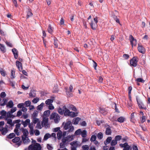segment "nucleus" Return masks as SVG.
Listing matches in <instances>:
<instances>
[{
    "mask_svg": "<svg viewBox=\"0 0 150 150\" xmlns=\"http://www.w3.org/2000/svg\"><path fill=\"white\" fill-rule=\"evenodd\" d=\"M21 121V120L18 119L14 120L13 122V126L15 124H17L15 125V128L14 129V132L17 136H19L20 134V132H19V129H20L21 125V124L20 123Z\"/></svg>",
    "mask_w": 150,
    "mask_h": 150,
    "instance_id": "f257e3e1",
    "label": "nucleus"
},
{
    "mask_svg": "<svg viewBox=\"0 0 150 150\" xmlns=\"http://www.w3.org/2000/svg\"><path fill=\"white\" fill-rule=\"evenodd\" d=\"M63 108L64 110V114L65 116H70L72 117H74L78 115L77 113L70 111L68 109L66 108L65 105L63 106Z\"/></svg>",
    "mask_w": 150,
    "mask_h": 150,
    "instance_id": "f03ea898",
    "label": "nucleus"
},
{
    "mask_svg": "<svg viewBox=\"0 0 150 150\" xmlns=\"http://www.w3.org/2000/svg\"><path fill=\"white\" fill-rule=\"evenodd\" d=\"M41 148L40 144L37 143L35 144H31L28 146L29 150H41Z\"/></svg>",
    "mask_w": 150,
    "mask_h": 150,
    "instance_id": "7ed1b4c3",
    "label": "nucleus"
},
{
    "mask_svg": "<svg viewBox=\"0 0 150 150\" xmlns=\"http://www.w3.org/2000/svg\"><path fill=\"white\" fill-rule=\"evenodd\" d=\"M50 119H53L56 123H58L60 120L59 115L57 113L55 112H53L51 114Z\"/></svg>",
    "mask_w": 150,
    "mask_h": 150,
    "instance_id": "20e7f679",
    "label": "nucleus"
},
{
    "mask_svg": "<svg viewBox=\"0 0 150 150\" xmlns=\"http://www.w3.org/2000/svg\"><path fill=\"white\" fill-rule=\"evenodd\" d=\"M71 125V122L70 121H68L66 122L64 125V128L65 130L69 129L68 131V132H72L74 129V127L73 126L70 125Z\"/></svg>",
    "mask_w": 150,
    "mask_h": 150,
    "instance_id": "39448f33",
    "label": "nucleus"
},
{
    "mask_svg": "<svg viewBox=\"0 0 150 150\" xmlns=\"http://www.w3.org/2000/svg\"><path fill=\"white\" fill-rule=\"evenodd\" d=\"M136 99L137 104L140 109H142L146 110V107L144 105L141 100L139 99L137 96H136Z\"/></svg>",
    "mask_w": 150,
    "mask_h": 150,
    "instance_id": "423d86ee",
    "label": "nucleus"
},
{
    "mask_svg": "<svg viewBox=\"0 0 150 150\" xmlns=\"http://www.w3.org/2000/svg\"><path fill=\"white\" fill-rule=\"evenodd\" d=\"M138 61L137 60V57H134L130 60V66L134 67H136L137 65Z\"/></svg>",
    "mask_w": 150,
    "mask_h": 150,
    "instance_id": "0eeeda50",
    "label": "nucleus"
},
{
    "mask_svg": "<svg viewBox=\"0 0 150 150\" xmlns=\"http://www.w3.org/2000/svg\"><path fill=\"white\" fill-rule=\"evenodd\" d=\"M119 145L121 147L123 148V150H130L132 149L131 147L127 142L123 144H120Z\"/></svg>",
    "mask_w": 150,
    "mask_h": 150,
    "instance_id": "6e6552de",
    "label": "nucleus"
},
{
    "mask_svg": "<svg viewBox=\"0 0 150 150\" xmlns=\"http://www.w3.org/2000/svg\"><path fill=\"white\" fill-rule=\"evenodd\" d=\"M74 135H69L67 137H64L62 138L67 144L68 143L72 141L74 139Z\"/></svg>",
    "mask_w": 150,
    "mask_h": 150,
    "instance_id": "1a4fd4ad",
    "label": "nucleus"
},
{
    "mask_svg": "<svg viewBox=\"0 0 150 150\" xmlns=\"http://www.w3.org/2000/svg\"><path fill=\"white\" fill-rule=\"evenodd\" d=\"M94 21L95 23H93V21L90 23L91 28L93 30H95L97 26V23L98 22L97 17H96L94 18Z\"/></svg>",
    "mask_w": 150,
    "mask_h": 150,
    "instance_id": "9d476101",
    "label": "nucleus"
},
{
    "mask_svg": "<svg viewBox=\"0 0 150 150\" xmlns=\"http://www.w3.org/2000/svg\"><path fill=\"white\" fill-rule=\"evenodd\" d=\"M129 39L132 46H135L137 44V40L134 38L132 35H129Z\"/></svg>",
    "mask_w": 150,
    "mask_h": 150,
    "instance_id": "9b49d317",
    "label": "nucleus"
},
{
    "mask_svg": "<svg viewBox=\"0 0 150 150\" xmlns=\"http://www.w3.org/2000/svg\"><path fill=\"white\" fill-rule=\"evenodd\" d=\"M20 139L19 137H16L12 139V141L14 143H17V144L19 146L22 143L21 141H19Z\"/></svg>",
    "mask_w": 150,
    "mask_h": 150,
    "instance_id": "f8f14e48",
    "label": "nucleus"
},
{
    "mask_svg": "<svg viewBox=\"0 0 150 150\" xmlns=\"http://www.w3.org/2000/svg\"><path fill=\"white\" fill-rule=\"evenodd\" d=\"M23 133V135L22 136L28 137V130L26 129H25L23 127H21L19 129Z\"/></svg>",
    "mask_w": 150,
    "mask_h": 150,
    "instance_id": "ddd939ff",
    "label": "nucleus"
},
{
    "mask_svg": "<svg viewBox=\"0 0 150 150\" xmlns=\"http://www.w3.org/2000/svg\"><path fill=\"white\" fill-rule=\"evenodd\" d=\"M22 140L25 144H28L30 142V140L28 137L22 136Z\"/></svg>",
    "mask_w": 150,
    "mask_h": 150,
    "instance_id": "4468645a",
    "label": "nucleus"
},
{
    "mask_svg": "<svg viewBox=\"0 0 150 150\" xmlns=\"http://www.w3.org/2000/svg\"><path fill=\"white\" fill-rule=\"evenodd\" d=\"M30 120L29 119H27L25 121L22 120L21 123L23 125L24 127H26L28 125L30 124Z\"/></svg>",
    "mask_w": 150,
    "mask_h": 150,
    "instance_id": "2eb2a0df",
    "label": "nucleus"
},
{
    "mask_svg": "<svg viewBox=\"0 0 150 150\" xmlns=\"http://www.w3.org/2000/svg\"><path fill=\"white\" fill-rule=\"evenodd\" d=\"M36 91L34 90H31L29 94V96L30 98H34L36 96Z\"/></svg>",
    "mask_w": 150,
    "mask_h": 150,
    "instance_id": "dca6fc26",
    "label": "nucleus"
},
{
    "mask_svg": "<svg viewBox=\"0 0 150 150\" xmlns=\"http://www.w3.org/2000/svg\"><path fill=\"white\" fill-rule=\"evenodd\" d=\"M138 49L139 51L142 53L144 54L145 52V49L141 45L139 46H138Z\"/></svg>",
    "mask_w": 150,
    "mask_h": 150,
    "instance_id": "f3484780",
    "label": "nucleus"
},
{
    "mask_svg": "<svg viewBox=\"0 0 150 150\" xmlns=\"http://www.w3.org/2000/svg\"><path fill=\"white\" fill-rule=\"evenodd\" d=\"M16 65L20 71H21L22 70V63L20 62L17 61H16Z\"/></svg>",
    "mask_w": 150,
    "mask_h": 150,
    "instance_id": "a211bd4d",
    "label": "nucleus"
},
{
    "mask_svg": "<svg viewBox=\"0 0 150 150\" xmlns=\"http://www.w3.org/2000/svg\"><path fill=\"white\" fill-rule=\"evenodd\" d=\"M62 142L60 143L59 144V147L60 148H64L67 144V143L63 139H62Z\"/></svg>",
    "mask_w": 150,
    "mask_h": 150,
    "instance_id": "6ab92c4d",
    "label": "nucleus"
},
{
    "mask_svg": "<svg viewBox=\"0 0 150 150\" xmlns=\"http://www.w3.org/2000/svg\"><path fill=\"white\" fill-rule=\"evenodd\" d=\"M12 52L13 54L15 59H16L18 57V51L16 48H13L12 49Z\"/></svg>",
    "mask_w": 150,
    "mask_h": 150,
    "instance_id": "aec40b11",
    "label": "nucleus"
},
{
    "mask_svg": "<svg viewBox=\"0 0 150 150\" xmlns=\"http://www.w3.org/2000/svg\"><path fill=\"white\" fill-rule=\"evenodd\" d=\"M48 118H44L42 122V127L46 126L48 123Z\"/></svg>",
    "mask_w": 150,
    "mask_h": 150,
    "instance_id": "412c9836",
    "label": "nucleus"
},
{
    "mask_svg": "<svg viewBox=\"0 0 150 150\" xmlns=\"http://www.w3.org/2000/svg\"><path fill=\"white\" fill-rule=\"evenodd\" d=\"M54 30V28L52 27L51 24H49L48 25L47 30L49 33L51 34H52Z\"/></svg>",
    "mask_w": 150,
    "mask_h": 150,
    "instance_id": "4be33fe9",
    "label": "nucleus"
},
{
    "mask_svg": "<svg viewBox=\"0 0 150 150\" xmlns=\"http://www.w3.org/2000/svg\"><path fill=\"white\" fill-rule=\"evenodd\" d=\"M32 15L33 13L31 12V10L30 8H28V11L27 12L26 18L28 19L30 17L32 16Z\"/></svg>",
    "mask_w": 150,
    "mask_h": 150,
    "instance_id": "5701e85b",
    "label": "nucleus"
},
{
    "mask_svg": "<svg viewBox=\"0 0 150 150\" xmlns=\"http://www.w3.org/2000/svg\"><path fill=\"white\" fill-rule=\"evenodd\" d=\"M111 131L110 126L107 127L106 128L105 131V134L107 135H110L111 134Z\"/></svg>",
    "mask_w": 150,
    "mask_h": 150,
    "instance_id": "b1692460",
    "label": "nucleus"
},
{
    "mask_svg": "<svg viewBox=\"0 0 150 150\" xmlns=\"http://www.w3.org/2000/svg\"><path fill=\"white\" fill-rule=\"evenodd\" d=\"M8 130L7 127L4 128L1 131V133L3 135H5L8 132Z\"/></svg>",
    "mask_w": 150,
    "mask_h": 150,
    "instance_id": "393cba45",
    "label": "nucleus"
},
{
    "mask_svg": "<svg viewBox=\"0 0 150 150\" xmlns=\"http://www.w3.org/2000/svg\"><path fill=\"white\" fill-rule=\"evenodd\" d=\"M15 134L14 133H12L10 134L9 135H7L6 138H7L11 139L14 137H15Z\"/></svg>",
    "mask_w": 150,
    "mask_h": 150,
    "instance_id": "a878e982",
    "label": "nucleus"
},
{
    "mask_svg": "<svg viewBox=\"0 0 150 150\" xmlns=\"http://www.w3.org/2000/svg\"><path fill=\"white\" fill-rule=\"evenodd\" d=\"M112 137H108L106 139V140L104 142V143L105 145H107L109 143H110L112 140Z\"/></svg>",
    "mask_w": 150,
    "mask_h": 150,
    "instance_id": "bb28decb",
    "label": "nucleus"
},
{
    "mask_svg": "<svg viewBox=\"0 0 150 150\" xmlns=\"http://www.w3.org/2000/svg\"><path fill=\"white\" fill-rule=\"evenodd\" d=\"M0 49L3 53H5L6 52V49L5 47L3 44H0Z\"/></svg>",
    "mask_w": 150,
    "mask_h": 150,
    "instance_id": "cd10ccee",
    "label": "nucleus"
},
{
    "mask_svg": "<svg viewBox=\"0 0 150 150\" xmlns=\"http://www.w3.org/2000/svg\"><path fill=\"white\" fill-rule=\"evenodd\" d=\"M81 118L78 117L74 119L73 120V122H74L73 124L74 125L78 124Z\"/></svg>",
    "mask_w": 150,
    "mask_h": 150,
    "instance_id": "c85d7f7f",
    "label": "nucleus"
},
{
    "mask_svg": "<svg viewBox=\"0 0 150 150\" xmlns=\"http://www.w3.org/2000/svg\"><path fill=\"white\" fill-rule=\"evenodd\" d=\"M44 105L43 103H41L40 105H38L37 107V109L39 111H41Z\"/></svg>",
    "mask_w": 150,
    "mask_h": 150,
    "instance_id": "c756f323",
    "label": "nucleus"
},
{
    "mask_svg": "<svg viewBox=\"0 0 150 150\" xmlns=\"http://www.w3.org/2000/svg\"><path fill=\"white\" fill-rule=\"evenodd\" d=\"M13 105L14 104L12 100H11L8 102V104L7 105V106L10 108H11L13 107Z\"/></svg>",
    "mask_w": 150,
    "mask_h": 150,
    "instance_id": "7c9ffc66",
    "label": "nucleus"
},
{
    "mask_svg": "<svg viewBox=\"0 0 150 150\" xmlns=\"http://www.w3.org/2000/svg\"><path fill=\"white\" fill-rule=\"evenodd\" d=\"M70 144L71 146L77 147L78 145V142L76 141H74L73 142L70 143Z\"/></svg>",
    "mask_w": 150,
    "mask_h": 150,
    "instance_id": "2f4dec72",
    "label": "nucleus"
},
{
    "mask_svg": "<svg viewBox=\"0 0 150 150\" xmlns=\"http://www.w3.org/2000/svg\"><path fill=\"white\" fill-rule=\"evenodd\" d=\"M58 112L61 115H62L64 114V110L62 109L60 107H59L58 110Z\"/></svg>",
    "mask_w": 150,
    "mask_h": 150,
    "instance_id": "473e14b6",
    "label": "nucleus"
},
{
    "mask_svg": "<svg viewBox=\"0 0 150 150\" xmlns=\"http://www.w3.org/2000/svg\"><path fill=\"white\" fill-rule=\"evenodd\" d=\"M0 113L2 117L3 118H4L5 116H6V115L7 112L6 111H5L4 110H2L0 112Z\"/></svg>",
    "mask_w": 150,
    "mask_h": 150,
    "instance_id": "72a5a7b5",
    "label": "nucleus"
},
{
    "mask_svg": "<svg viewBox=\"0 0 150 150\" xmlns=\"http://www.w3.org/2000/svg\"><path fill=\"white\" fill-rule=\"evenodd\" d=\"M50 137L51 135L50 134L48 133H46L44 136L43 139L45 140H46L50 138Z\"/></svg>",
    "mask_w": 150,
    "mask_h": 150,
    "instance_id": "f704fd0d",
    "label": "nucleus"
},
{
    "mask_svg": "<svg viewBox=\"0 0 150 150\" xmlns=\"http://www.w3.org/2000/svg\"><path fill=\"white\" fill-rule=\"evenodd\" d=\"M57 135L58 139H60L62 136V132L61 130H59L58 132Z\"/></svg>",
    "mask_w": 150,
    "mask_h": 150,
    "instance_id": "c9c22d12",
    "label": "nucleus"
},
{
    "mask_svg": "<svg viewBox=\"0 0 150 150\" xmlns=\"http://www.w3.org/2000/svg\"><path fill=\"white\" fill-rule=\"evenodd\" d=\"M81 134L83 137H85L87 136V132L86 130H83L81 132Z\"/></svg>",
    "mask_w": 150,
    "mask_h": 150,
    "instance_id": "e433bc0d",
    "label": "nucleus"
},
{
    "mask_svg": "<svg viewBox=\"0 0 150 150\" xmlns=\"http://www.w3.org/2000/svg\"><path fill=\"white\" fill-rule=\"evenodd\" d=\"M125 118L122 117H120L117 119V121L120 123L123 122L125 121Z\"/></svg>",
    "mask_w": 150,
    "mask_h": 150,
    "instance_id": "4c0bfd02",
    "label": "nucleus"
},
{
    "mask_svg": "<svg viewBox=\"0 0 150 150\" xmlns=\"http://www.w3.org/2000/svg\"><path fill=\"white\" fill-rule=\"evenodd\" d=\"M53 100L51 99H48L45 101V103L47 105H50L53 102Z\"/></svg>",
    "mask_w": 150,
    "mask_h": 150,
    "instance_id": "58836bf2",
    "label": "nucleus"
},
{
    "mask_svg": "<svg viewBox=\"0 0 150 150\" xmlns=\"http://www.w3.org/2000/svg\"><path fill=\"white\" fill-rule=\"evenodd\" d=\"M68 108L69 109H71L72 110L75 111H76L77 110V109L76 107L74 105H70L68 107Z\"/></svg>",
    "mask_w": 150,
    "mask_h": 150,
    "instance_id": "ea45409f",
    "label": "nucleus"
},
{
    "mask_svg": "<svg viewBox=\"0 0 150 150\" xmlns=\"http://www.w3.org/2000/svg\"><path fill=\"white\" fill-rule=\"evenodd\" d=\"M31 103V102L30 100H27L25 102L24 105L25 107H28L30 106Z\"/></svg>",
    "mask_w": 150,
    "mask_h": 150,
    "instance_id": "a19ab883",
    "label": "nucleus"
},
{
    "mask_svg": "<svg viewBox=\"0 0 150 150\" xmlns=\"http://www.w3.org/2000/svg\"><path fill=\"white\" fill-rule=\"evenodd\" d=\"M50 110H47L45 111L43 113L44 116L47 117L50 114Z\"/></svg>",
    "mask_w": 150,
    "mask_h": 150,
    "instance_id": "79ce46f5",
    "label": "nucleus"
},
{
    "mask_svg": "<svg viewBox=\"0 0 150 150\" xmlns=\"http://www.w3.org/2000/svg\"><path fill=\"white\" fill-rule=\"evenodd\" d=\"M7 123L9 124L11 127L13 126V124L12 122V120L11 119H8L7 120Z\"/></svg>",
    "mask_w": 150,
    "mask_h": 150,
    "instance_id": "37998d69",
    "label": "nucleus"
},
{
    "mask_svg": "<svg viewBox=\"0 0 150 150\" xmlns=\"http://www.w3.org/2000/svg\"><path fill=\"white\" fill-rule=\"evenodd\" d=\"M97 137L99 139H102L103 138V133L101 132L98 133L97 134Z\"/></svg>",
    "mask_w": 150,
    "mask_h": 150,
    "instance_id": "c03bdc74",
    "label": "nucleus"
},
{
    "mask_svg": "<svg viewBox=\"0 0 150 150\" xmlns=\"http://www.w3.org/2000/svg\"><path fill=\"white\" fill-rule=\"evenodd\" d=\"M54 45L55 46V47L56 48H57L58 47V40L56 38H54Z\"/></svg>",
    "mask_w": 150,
    "mask_h": 150,
    "instance_id": "a18cd8bd",
    "label": "nucleus"
},
{
    "mask_svg": "<svg viewBox=\"0 0 150 150\" xmlns=\"http://www.w3.org/2000/svg\"><path fill=\"white\" fill-rule=\"evenodd\" d=\"M117 142L115 139L112 141L110 144L112 146L115 145L117 144Z\"/></svg>",
    "mask_w": 150,
    "mask_h": 150,
    "instance_id": "49530a36",
    "label": "nucleus"
},
{
    "mask_svg": "<svg viewBox=\"0 0 150 150\" xmlns=\"http://www.w3.org/2000/svg\"><path fill=\"white\" fill-rule=\"evenodd\" d=\"M81 131L80 129H78L75 131L74 134L75 135H78L81 134Z\"/></svg>",
    "mask_w": 150,
    "mask_h": 150,
    "instance_id": "de8ad7c7",
    "label": "nucleus"
},
{
    "mask_svg": "<svg viewBox=\"0 0 150 150\" xmlns=\"http://www.w3.org/2000/svg\"><path fill=\"white\" fill-rule=\"evenodd\" d=\"M122 136L120 135H117L115 137V139L117 142L120 140L122 139Z\"/></svg>",
    "mask_w": 150,
    "mask_h": 150,
    "instance_id": "09e8293b",
    "label": "nucleus"
},
{
    "mask_svg": "<svg viewBox=\"0 0 150 150\" xmlns=\"http://www.w3.org/2000/svg\"><path fill=\"white\" fill-rule=\"evenodd\" d=\"M96 139V136L95 135H93L91 138L90 141L91 142H94L95 141Z\"/></svg>",
    "mask_w": 150,
    "mask_h": 150,
    "instance_id": "8fccbe9b",
    "label": "nucleus"
},
{
    "mask_svg": "<svg viewBox=\"0 0 150 150\" xmlns=\"http://www.w3.org/2000/svg\"><path fill=\"white\" fill-rule=\"evenodd\" d=\"M38 112L36 110H35L32 115L33 117H35L38 116Z\"/></svg>",
    "mask_w": 150,
    "mask_h": 150,
    "instance_id": "3c124183",
    "label": "nucleus"
},
{
    "mask_svg": "<svg viewBox=\"0 0 150 150\" xmlns=\"http://www.w3.org/2000/svg\"><path fill=\"white\" fill-rule=\"evenodd\" d=\"M39 98L36 97L34 98L32 101V102L34 103H36L39 101Z\"/></svg>",
    "mask_w": 150,
    "mask_h": 150,
    "instance_id": "603ef678",
    "label": "nucleus"
},
{
    "mask_svg": "<svg viewBox=\"0 0 150 150\" xmlns=\"http://www.w3.org/2000/svg\"><path fill=\"white\" fill-rule=\"evenodd\" d=\"M135 81L138 82H141L142 83H144L145 82V81L141 78H138Z\"/></svg>",
    "mask_w": 150,
    "mask_h": 150,
    "instance_id": "864d4df0",
    "label": "nucleus"
},
{
    "mask_svg": "<svg viewBox=\"0 0 150 150\" xmlns=\"http://www.w3.org/2000/svg\"><path fill=\"white\" fill-rule=\"evenodd\" d=\"M82 148L83 150H88L89 147L88 145H85L82 146Z\"/></svg>",
    "mask_w": 150,
    "mask_h": 150,
    "instance_id": "5fc2aeb1",
    "label": "nucleus"
},
{
    "mask_svg": "<svg viewBox=\"0 0 150 150\" xmlns=\"http://www.w3.org/2000/svg\"><path fill=\"white\" fill-rule=\"evenodd\" d=\"M33 122L34 124H36L39 121V119L35 117H33Z\"/></svg>",
    "mask_w": 150,
    "mask_h": 150,
    "instance_id": "6e6d98bb",
    "label": "nucleus"
},
{
    "mask_svg": "<svg viewBox=\"0 0 150 150\" xmlns=\"http://www.w3.org/2000/svg\"><path fill=\"white\" fill-rule=\"evenodd\" d=\"M47 148L49 150H52L53 149V147L52 146L49 144L47 145Z\"/></svg>",
    "mask_w": 150,
    "mask_h": 150,
    "instance_id": "4d7b16f0",
    "label": "nucleus"
},
{
    "mask_svg": "<svg viewBox=\"0 0 150 150\" xmlns=\"http://www.w3.org/2000/svg\"><path fill=\"white\" fill-rule=\"evenodd\" d=\"M36 127L38 129H41L42 127H41L40 123V122H38L37 123L36 126Z\"/></svg>",
    "mask_w": 150,
    "mask_h": 150,
    "instance_id": "13d9d810",
    "label": "nucleus"
},
{
    "mask_svg": "<svg viewBox=\"0 0 150 150\" xmlns=\"http://www.w3.org/2000/svg\"><path fill=\"white\" fill-rule=\"evenodd\" d=\"M6 96V94L4 92H2L0 94V96L2 98H4Z\"/></svg>",
    "mask_w": 150,
    "mask_h": 150,
    "instance_id": "bf43d9fd",
    "label": "nucleus"
},
{
    "mask_svg": "<svg viewBox=\"0 0 150 150\" xmlns=\"http://www.w3.org/2000/svg\"><path fill=\"white\" fill-rule=\"evenodd\" d=\"M99 112L100 113L102 114H105V111L104 110V109L102 108H100Z\"/></svg>",
    "mask_w": 150,
    "mask_h": 150,
    "instance_id": "052dcab7",
    "label": "nucleus"
},
{
    "mask_svg": "<svg viewBox=\"0 0 150 150\" xmlns=\"http://www.w3.org/2000/svg\"><path fill=\"white\" fill-rule=\"evenodd\" d=\"M11 78L13 79L14 78V76L15 75V71H14L11 70Z\"/></svg>",
    "mask_w": 150,
    "mask_h": 150,
    "instance_id": "680f3d73",
    "label": "nucleus"
},
{
    "mask_svg": "<svg viewBox=\"0 0 150 150\" xmlns=\"http://www.w3.org/2000/svg\"><path fill=\"white\" fill-rule=\"evenodd\" d=\"M24 106L23 103H19L17 105V107L19 108H22Z\"/></svg>",
    "mask_w": 150,
    "mask_h": 150,
    "instance_id": "e2e57ef3",
    "label": "nucleus"
},
{
    "mask_svg": "<svg viewBox=\"0 0 150 150\" xmlns=\"http://www.w3.org/2000/svg\"><path fill=\"white\" fill-rule=\"evenodd\" d=\"M12 114V113H11V112L10 111H9L7 112L6 115H7V116L8 117H11Z\"/></svg>",
    "mask_w": 150,
    "mask_h": 150,
    "instance_id": "0e129e2a",
    "label": "nucleus"
},
{
    "mask_svg": "<svg viewBox=\"0 0 150 150\" xmlns=\"http://www.w3.org/2000/svg\"><path fill=\"white\" fill-rule=\"evenodd\" d=\"M123 57L125 59H127L129 58V56L127 54H125L123 55Z\"/></svg>",
    "mask_w": 150,
    "mask_h": 150,
    "instance_id": "69168bd1",
    "label": "nucleus"
},
{
    "mask_svg": "<svg viewBox=\"0 0 150 150\" xmlns=\"http://www.w3.org/2000/svg\"><path fill=\"white\" fill-rule=\"evenodd\" d=\"M0 72L1 75L3 76H6V73L3 70H1L0 71Z\"/></svg>",
    "mask_w": 150,
    "mask_h": 150,
    "instance_id": "338daca9",
    "label": "nucleus"
},
{
    "mask_svg": "<svg viewBox=\"0 0 150 150\" xmlns=\"http://www.w3.org/2000/svg\"><path fill=\"white\" fill-rule=\"evenodd\" d=\"M132 148L133 150H138L137 146L135 145H133L132 146Z\"/></svg>",
    "mask_w": 150,
    "mask_h": 150,
    "instance_id": "774afa93",
    "label": "nucleus"
}]
</instances>
